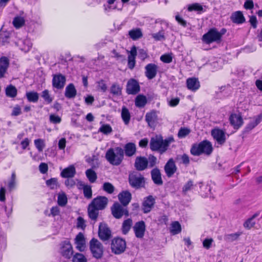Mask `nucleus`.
<instances>
[{
	"label": "nucleus",
	"mask_w": 262,
	"mask_h": 262,
	"mask_svg": "<svg viewBox=\"0 0 262 262\" xmlns=\"http://www.w3.org/2000/svg\"><path fill=\"white\" fill-rule=\"evenodd\" d=\"M123 150L118 147L108 149L106 152L105 158L112 165H119L123 159Z\"/></svg>",
	"instance_id": "f257e3e1"
},
{
	"label": "nucleus",
	"mask_w": 262,
	"mask_h": 262,
	"mask_svg": "<svg viewBox=\"0 0 262 262\" xmlns=\"http://www.w3.org/2000/svg\"><path fill=\"white\" fill-rule=\"evenodd\" d=\"M212 151V144L207 140L203 141L198 144H194L190 149L191 154L195 156H200L202 154L209 155Z\"/></svg>",
	"instance_id": "f03ea898"
},
{
	"label": "nucleus",
	"mask_w": 262,
	"mask_h": 262,
	"mask_svg": "<svg viewBox=\"0 0 262 262\" xmlns=\"http://www.w3.org/2000/svg\"><path fill=\"white\" fill-rule=\"evenodd\" d=\"M90 249L93 256L96 259L102 257L104 247L102 244L97 239L92 238L90 242Z\"/></svg>",
	"instance_id": "7ed1b4c3"
},
{
	"label": "nucleus",
	"mask_w": 262,
	"mask_h": 262,
	"mask_svg": "<svg viewBox=\"0 0 262 262\" xmlns=\"http://www.w3.org/2000/svg\"><path fill=\"white\" fill-rule=\"evenodd\" d=\"M215 29L210 30L203 36V40L207 43H210L213 42H217L221 40L222 34Z\"/></svg>",
	"instance_id": "20e7f679"
},
{
	"label": "nucleus",
	"mask_w": 262,
	"mask_h": 262,
	"mask_svg": "<svg viewBox=\"0 0 262 262\" xmlns=\"http://www.w3.org/2000/svg\"><path fill=\"white\" fill-rule=\"evenodd\" d=\"M126 248V242L120 238L114 239L112 242L111 249L113 253L119 254L123 252Z\"/></svg>",
	"instance_id": "39448f33"
},
{
	"label": "nucleus",
	"mask_w": 262,
	"mask_h": 262,
	"mask_svg": "<svg viewBox=\"0 0 262 262\" xmlns=\"http://www.w3.org/2000/svg\"><path fill=\"white\" fill-rule=\"evenodd\" d=\"M164 143V140L161 138H152L150 142V148L152 150L164 152L166 150Z\"/></svg>",
	"instance_id": "423d86ee"
},
{
	"label": "nucleus",
	"mask_w": 262,
	"mask_h": 262,
	"mask_svg": "<svg viewBox=\"0 0 262 262\" xmlns=\"http://www.w3.org/2000/svg\"><path fill=\"white\" fill-rule=\"evenodd\" d=\"M60 253L64 258L70 259L73 254L71 243L68 241L62 242L60 244Z\"/></svg>",
	"instance_id": "0eeeda50"
},
{
	"label": "nucleus",
	"mask_w": 262,
	"mask_h": 262,
	"mask_svg": "<svg viewBox=\"0 0 262 262\" xmlns=\"http://www.w3.org/2000/svg\"><path fill=\"white\" fill-rule=\"evenodd\" d=\"M111 210L112 214L116 219H120L123 215L125 216L128 215V212L126 208L121 206L118 203H114Z\"/></svg>",
	"instance_id": "6e6552de"
},
{
	"label": "nucleus",
	"mask_w": 262,
	"mask_h": 262,
	"mask_svg": "<svg viewBox=\"0 0 262 262\" xmlns=\"http://www.w3.org/2000/svg\"><path fill=\"white\" fill-rule=\"evenodd\" d=\"M211 135L217 144L223 145L225 143L226 140L225 131L219 128H214L211 130Z\"/></svg>",
	"instance_id": "1a4fd4ad"
},
{
	"label": "nucleus",
	"mask_w": 262,
	"mask_h": 262,
	"mask_svg": "<svg viewBox=\"0 0 262 262\" xmlns=\"http://www.w3.org/2000/svg\"><path fill=\"white\" fill-rule=\"evenodd\" d=\"M129 182L133 187H139L144 183V178L139 173H132L129 176Z\"/></svg>",
	"instance_id": "9d476101"
},
{
	"label": "nucleus",
	"mask_w": 262,
	"mask_h": 262,
	"mask_svg": "<svg viewBox=\"0 0 262 262\" xmlns=\"http://www.w3.org/2000/svg\"><path fill=\"white\" fill-rule=\"evenodd\" d=\"M74 244L77 250L80 252H83L86 249V239L84 234L79 232L74 239Z\"/></svg>",
	"instance_id": "9b49d317"
},
{
	"label": "nucleus",
	"mask_w": 262,
	"mask_h": 262,
	"mask_svg": "<svg viewBox=\"0 0 262 262\" xmlns=\"http://www.w3.org/2000/svg\"><path fill=\"white\" fill-rule=\"evenodd\" d=\"M155 204V199L152 195H148L144 198L142 202V210L144 213L149 212Z\"/></svg>",
	"instance_id": "f8f14e48"
},
{
	"label": "nucleus",
	"mask_w": 262,
	"mask_h": 262,
	"mask_svg": "<svg viewBox=\"0 0 262 262\" xmlns=\"http://www.w3.org/2000/svg\"><path fill=\"white\" fill-rule=\"evenodd\" d=\"M66 78L61 74H55L53 76V86L57 89H62L64 86Z\"/></svg>",
	"instance_id": "ddd939ff"
},
{
	"label": "nucleus",
	"mask_w": 262,
	"mask_h": 262,
	"mask_svg": "<svg viewBox=\"0 0 262 262\" xmlns=\"http://www.w3.org/2000/svg\"><path fill=\"white\" fill-rule=\"evenodd\" d=\"M108 199L103 196H99L93 199L90 204L99 210L104 209L107 204Z\"/></svg>",
	"instance_id": "4468645a"
},
{
	"label": "nucleus",
	"mask_w": 262,
	"mask_h": 262,
	"mask_svg": "<svg viewBox=\"0 0 262 262\" xmlns=\"http://www.w3.org/2000/svg\"><path fill=\"white\" fill-rule=\"evenodd\" d=\"M145 229L146 226L145 223L142 221L137 222L133 227L135 235L138 238H142L143 237Z\"/></svg>",
	"instance_id": "2eb2a0df"
},
{
	"label": "nucleus",
	"mask_w": 262,
	"mask_h": 262,
	"mask_svg": "<svg viewBox=\"0 0 262 262\" xmlns=\"http://www.w3.org/2000/svg\"><path fill=\"white\" fill-rule=\"evenodd\" d=\"M98 234L102 240L105 241L111 237V231L105 224L101 223L99 227Z\"/></svg>",
	"instance_id": "dca6fc26"
},
{
	"label": "nucleus",
	"mask_w": 262,
	"mask_h": 262,
	"mask_svg": "<svg viewBox=\"0 0 262 262\" xmlns=\"http://www.w3.org/2000/svg\"><path fill=\"white\" fill-rule=\"evenodd\" d=\"M145 74L146 77L148 79H152L156 77L158 68L154 63H149L145 66Z\"/></svg>",
	"instance_id": "f3484780"
},
{
	"label": "nucleus",
	"mask_w": 262,
	"mask_h": 262,
	"mask_svg": "<svg viewBox=\"0 0 262 262\" xmlns=\"http://www.w3.org/2000/svg\"><path fill=\"white\" fill-rule=\"evenodd\" d=\"M140 91L138 82L134 79L129 80L127 84L126 92L128 94H136Z\"/></svg>",
	"instance_id": "a211bd4d"
},
{
	"label": "nucleus",
	"mask_w": 262,
	"mask_h": 262,
	"mask_svg": "<svg viewBox=\"0 0 262 262\" xmlns=\"http://www.w3.org/2000/svg\"><path fill=\"white\" fill-rule=\"evenodd\" d=\"M145 120L147 122L149 126L151 128L155 127L158 120L157 112L152 111L147 113L145 115Z\"/></svg>",
	"instance_id": "6ab92c4d"
},
{
	"label": "nucleus",
	"mask_w": 262,
	"mask_h": 262,
	"mask_svg": "<svg viewBox=\"0 0 262 262\" xmlns=\"http://www.w3.org/2000/svg\"><path fill=\"white\" fill-rule=\"evenodd\" d=\"M9 66V60L3 56L0 58V79L5 77Z\"/></svg>",
	"instance_id": "aec40b11"
},
{
	"label": "nucleus",
	"mask_w": 262,
	"mask_h": 262,
	"mask_svg": "<svg viewBox=\"0 0 262 262\" xmlns=\"http://www.w3.org/2000/svg\"><path fill=\"white\" fill-rule=\"evenodd\" d=\"M165 171L168 177H171L176 172L177 166L172 159H170L165 165Z\"/></svg>",
	"instance_id": "412c9836"
},
{
	"label": "nucleus",
	"mask_w": 262,
	"mask_h": 262,
	"mask_svg": "<svg viewBox=\"0 0 262 262\" xmlns=\"http://www.w3.org/2000/svg\"><path fill=\"white\" fill-rule=\"evenodd\" d=\"M187 88L191 91H196L200 87V83L198 78L195 77L189 78L186 80Z\"/></svg>",
	"instance_id": "4be33fe9"
},
{
	"label": "nucleus",
	"mask_w": 262,
	"mask_h": 262,
	"mask_svg": "<svg viewBox=\"0 0 262 262\" xmlns=\"http://www.w3.org/2000/svg\"><path fill=\"white\" fill-rule=\"evenodd\" d=\"M148 166L147 159L143 157H138L136 158L135 163V166L138 170H143L145 169Z\"/></svg>",
	"instance_id": "5701e85b"
},
{
	"label": "nucleus",
	"mask_w": 262,
	"mask_h": 262,
	"mask_svg": "<svg viewBox=\"0 0 262 262\" xmlns=\"http://www.w3.org/2000/svg\"><path fill=\"white\" fill-rule=\"evenodd\" d=\"M19 49L25 52H28L32 47V43L29 39H20L17 42Z\"/></svg>",
	"instance_id": "b1692460"
},
{
	"label": "nucleus",
	"mask_w": 262,
	"mask_h": 262,
	"mask_svg": "<svg viewBox=\"0 0 262 262\" xmlns=\"http://www.w3.org/2000/svg\"><path fill=\"white\" fill-rule=\"evenodd\" d=\"M231 124L235 128H238L243 124V119L240 115L232 114L230 117Z\"/></svg>",
	"instance_id": "393cba45"
},
{
	"label": "nucleus",
	"mask_w": 262,
	"mask_h": 262,
	"mask_svg": "<svg viewBox=\"0 0 262 262\" xmlns=\"http://www.w3.org/2000/svg\"><path fill=\"white\" fill-rule=\"evenodd\" d=\"M76 173L75 168L73 165L63 169L61 172V176L65 178H71L74 177Z\"/></svg>",
	"instance_id": "a878e982"
},
{
	"label": "nucleus",
	"mask_w": 262,
	"mask_h": 262,
	"mask_svg": "<svg viewBox=\"0 0 262 262\" xmlns=\"http://www.w3.org/2000/svg\"><path fill=\"white\" fill-rule=\"evenodd\" d=\"M231 19L233 23L237 24H242L245 21V17L240 11L233 13L231 16Z\"/></svg>",
	"instance_id": "bb28decb"
},
{
	"label": "nucleus",
	"mask_w": 262,
	"mask_h": 262,
	"mask_svg": "<svg viewBox=\"0 0 262 262\" xmlns=\"http://www.w3.org/2000/svg\"><path fill=\"white\" fill-rule=\"evenodd\" d=\"M262 120V116L258 115L251 119L249 123L247 125L246 129L250 131L256 126Z\"/></svg>",
	"instance_id": "cd10ccee"
},
{
	"label": "nucleus",
	"mask_w": 262,
	"mask_h": 262,
	"mask_svg": "<svg viewBox=\"0 0 262 262\" xmlns=\"http://www.w3.org/2000/svg\"><path fill=\"white\" fill-rule=\"evenodd\" d=\"M118 198L124 206H126L130 201L131 194L128 191H124L118 195Z\"/></svg>",
	"instance_id": "c85d7f7f"
},
{
	"label": "nucleus",
	"mask_w": 262,
	"mask_h": 262,
	"mask_svg": "<svg viewBox=\"0 0 262 262\" xmlns=\"http://www.w3.org/2000/svg\"><path fill=\"white\" fill-rule=\"evenodd\" d=\"M77 94L76 90L73 83H70L67 85L65 90V96L68 98H74Z\"/></svg>",
	"instance_id": "c756f323"
},
{
	"label": "nucleus",
	"mask_w": 262,
	"mask_h": 262,
	"mask_svg": "<svg viewBox=\"0 0 262 262\" xmlns=\"http://www.w3.org/2000/svg\"><path fill=\"white\" fill-rule=\"evenodd\" d=\"M151 177L154 183L157 185H161L163 183L160 170L155 168L151 172Z\"/></svg>",
	"instance_id": "7c9ffc66"
},
{
	"label": "nucleus",
	"mask_w": 262,
	"mask_h": 262,
	"mask_svg": "<svg viewBox=\"0 0 262 262\" xmlns=\"http://www.w3.org/2000/svg\"><path fill=\"white\" fill-rule=\"evenodd\" d=\"M125 154L127 156H133L136 151V147L134 143H128L124 147Z\"/></svg>",
	"instance_id": "2f4dec72"
},
{
	"label": "nucleus",
	"mask_w": 262,
	"mask_h": 262,
	"mask_svg": "<svg viewBox=\"0 0 262 262\" xmlns=\"http://www.w3.org/2000/svg\"><path fill=\"white\" fill-rule=\"evenodd\" d=\"M99 209L90 204L88 207V214L89 217L93 220H96L98 215Z\"/></svg>",
	"instance_id": "473e14b6"
},
{
	"label": "nucleus",
	"mask_w": 262,
	"mask_h": 262,
	"mask_svg": "<svg viewBox=\"0 0 262 262\" xmlns=\"http://www.w3.org/2000/svg\"><path fill=\"white\" fill-rule=\"evenodd\" d=\"M121 117L126 125L129 123L130 119V114L128 110L124 106L122 108Z\"/></svg>",
	"instance_id": "72a5a7b5"
},
{
	"label": "nucleus",
	"mask_w": 262,
	"mask_h": 262,
	"mask_svg": "<svg viewBox=\"0 0 262 262\" xmlns=\"http://www.w3.org/2000/svg\"><path fill=\"white\" fill-rule=\"evenodd\" d=\"M68 202L67 195L63 191L60 192L58 194L57 203L58 204L62 207L65 206Z\"/></svg>",
	"instance_id": "f704fd0d"
},
{
	"label": "nucleus",
	"mask_w": 262,
	"mask_h": 262,
	"mask_svg": "<svg viewBox=\"0 0 262 262\" xmlns=\"http://www.w3.org/2000/svg\"><path fill=\"white\" fill-rule=\"evenodd\" d=\"M130 37L133 40H137L141 38L142 36V33L140 29L136 28L130 30L128 32Z\"/></svg>",
	"instance_id": "c9c22d12"
},
{
	"label": "nucleus",
	"mask_w": 262,
	"mask_h": 262,
	"mask_svg": "<svg viewBox=\"0 0 262 262\" xmlns=\"http://www.w3.org/2000/svg\"><path fill=\"white\" fill-rule=\"evenodd\" d=\"M147 103V99L145 96L141 95H138L135 99V105L138 107H144Z\"/></svg>",
	"instance_id": "e433bc0d"
},
{
	"label": "nucleus",
	"mask_w": 262,
	"mask_h": 262,
	"mask_svg": "<svg viewBox=\"0 0 262 262\" xmlns=\"http://www.w3.org/2000/svg\"><path fill=\"white\" fill-rule=\"evenodd\" d=\"M25 18L21 16H15L13 20V25L16 29H19L25 25Z\"/></svg>",
	"instance_id": "4c0bfd02"
},
{
	"label": "nucleus",
	"mask_w": 262,
	"mask_h": 262,
	"mask_svg": "<svg viewBox=\"0 0 262 262\" xmlns=\"http://www.w3.org/2000/svg\"><path fill=\"white\" fill-rule=\"evenodd\" d=\"M85 174L89 181L91 183H94L97 179V176L96 172L92 169H88L85 171Z\"/></svg>",
	"instance_id": "58836bf2"
},
{
	"label": "nucleus",
	"mask_w": 262,
	"mask_h": 262,
	"mask_svg": "<svg viewBox=\"0 0 262 262\" xmlns=\"http://www.w3.org/2000/svg\"><path fill=\"white\" fill-rule=\"evenodd\" d=\"M170 231L173 235L180 233L181 231V226L180 224L177 221L172 222L171 224Z\"/></svg>",
	"instance_id": "ea45409f"
},
{
	"label": "nucleus",
	"mask_w": 262,
	"mask_h": 262,
	"mask_svg": "<svg viewBox=\"0 0 262 262\" xmlns=\"http://www.w3.org/2000/svg\"><path fill=\"white\" fill-rule=\"evenodd\" d=\"M122 88L117 83H114L110 88V92L113 95L120 96L122 93Z\"/></svg>",
	"instance_id": "a19ab883"
},
{
	"label": "nucleus",
	"mask_w": 262,
	"mask_h": 262,
	"mask_svg": "<svg viewBox=\"0 0 262 262\" xmlns=\"http://www.w3.org/2000/svg\"><path fill=\"white\" fill-rule=\"evenodd\" d=\"M17 92L16 88L12 85H9L6 88V95L9 97H15L17 95Z\"/></svg>",
	"instance_id": "79ce46f5"
},
{
	"label": "nucleus",
	"mask_w": 262,
	"mask_h": 262,
	"mask_svg": "<svg viewBox=\"0 0 262 262\" xmlns=\"http://www.w3.org/2000/svg\"><path fill=\"white\" fill-rule=\"evenodd\" d=\"M26 97L29 101L32 102H36L39 98L38 94L35 92H27Z\"/></svg>",
	"instance_id": "37998d69"
},
{
	"label": "nucleus",
	"mask_w": 262,
	"mask_h": 262,
	"mask_svg": "<svg viewBox=\"0 0 262 262\" xmlns=\"http://www.w3.org/2000/svg\"><path fill=\"white\" fill-rule=\"evenodd\" d=\"M132 226V221L131 219H127L125 220L122 224V232L123 234H126L130 230Z\"/></svg>",
	"instance_id": "c03bdc74"
},
{
	"label": "nucleus",
	"mask_w": 262,
	"mask_h": 262,
	"mask_svg": "<svg viewBox=\"0 0 262 262\" xmlns=\"http://www.w3.org/2000/svg\"><path fill=\"white\" fill-rule=\"evenodd\" d=\"M47 185L51 189H56L59 187L57 179L52 178L46 181Z\"/></svg>",
	"instance_id": "a18cd8bd"
},
{
	"label": "nucleus",
	"mask_w": 262,
	"mask_h": 262,
	"mask_svg": "<svg viewBox=\"0 0 262 262\" xmlns=\"http://www.w3.org/2000/svg\"><path fill=\"white\" fill-rule=\"evenodd\" d=\"M98 131L104 135H108L112 132L113 129L112 127L109 124H105L101 125Z\"/></svg>",
	"instance_id": "49530a36"
},
{
	"label": "nucleus",
	"mask_w": 262,
	"mask_h": 262,
	"mask_svg": "<svg viewBox=\"0 0 262 262\" xmlns=\"http://www.w3.org/2000/svg\"><path fill=\"white\" fill-rule=\"evenodd\" d=\"M102 188L104 191L110 194L113 193L115 190L114 186L109 182H105L103 184Z\"/></svg>",
	"instance_id": "de8ad7c7"
},
{
	"label": "nucleus",
	"mask_w": 262,
	"mask_h": 262,
	"mask_svg": "<svg viewBox=\"0 0 262 262\" xmlns=\"http://www.w3.org/2000/svg\"><path fill=\"white\" fill-rule=\"evenodd\" d=\"M190 133V129L187 127H181L178 133V136L179 138H184L186 137Z\"/></svg>",
	"instance_id": "09e8293b"
},
{
	"label": "nucleus",
	"mask_w": 262,
	"mask_h": 262,
	"mask_svg": "<svg viewBox=\"0 0 262 262\" xmlns=\"http://www.w3.org/2000/svg\"><path fill=\"white\" fill-rule=\"evenodd\" d=\"M83 189L84 196L87 199H91L92 196L91 187L88 185H83Z\"/></svg>",
	"instance_id": "8fccbe9b"
},
{
	"label": "nucleus",
	"mask_w": 262,
	"mask_h": 262,
	"mask_svg": "<svg viewBox=\"0 0 262 262\" xmlns=\"http://www.w3.org/2000/svg\"><path fill=\"white\" fill-rule=\"evenodd\" d=\"M34 144L39 151H42L45 146L44 140L41 139L35 140Z\"/></svg>",
	"instance_id": "3c124183"
},
{
	"label": "nucleus",
	"mask_w": 262,
	"mask_h": 262,
	"mask_svg": "<svg viewBox=\"0 0 262 262\" xmlns=\"http://www.w3.org/2000/svg\"><path fill=\"white\" fill-rule=\"evenodd\" d=\"M203 6L199 3H194L190 5L188 7V10L189 11H203Z\"/></svg>",
	"instance_id": "603ef678"
},
{
	"label": "nucleus",
	"mask_w": 262,
	"mask_h": 262,
	"mask_svg": "<svg viewBox=\"0 0 262 262\" xmlns=\"http://www.w3.org/2000/svg\"><path fill=\"white\" fill-rule=\"evenodd\" d=\"M73 262H86V259L83 254L77 253L74 255Z\"/></svg>",
	"instance_id": "864d4df0"
},
{
	"label": "nucleus",
	"mask_w": 262,
	"mask_h": 262,
	"mask_svg": "<svg viewBox=\"0 0 262 262\" xmlns=\"http://www.w3.org/2000/svg\"><path fill=\"white\" fill-rule=\"evenodd\" d=\"M41 97L43 98L44 100L48 103H50L53 101V99L49 94V91L47 90H45L42 92Z\"/></svg>",
	"instance_id": "5fc2aeb1"
},
{
	"label": "nucleus",
	"mask_w": 262,
	"mask_h": 262,
	"mask_svg": "<svg viewBox=\"0 0 262 262\" xmlns=\"http://www.w3.org/2000/svg\"><path fill=\"white\" fill-rule=\"evenodd\" d=\"M16 174L14 172L11 174V179L8 183V188L11 190L13 189L16 186Z\"/></svg>",
	"instance_id": "6e6d98bb"
},
{
	"label": "nucleus",
	"mask_w": 262,
	"mask_h": 262,
	"mask_svg": "<svg viewBox=\"0 0 262 262\" xmlns=\"http://www.w3.org/2000/svg\"><path fill=\"white\" fill-rule=\"evenodd\" d=\"M137 49L135 47H133L129 52L128 56V60L129 61H136L135 58L137 55Z\"/></svg>",
	"instance_id": "4d7b16f0"
},
{
	"label": "nucleus",
	"mask_w": 262,
	"mask_h": 262,
	"mask_svg": "<svg viewBox=\"0 0 262 262\" xmlns=\"http://www.w3.org/2000/svg\"><path fill=\"white\" fill-rule=\"evenodd\" d=\"M256 215H254L252 217L249 219L245 222L244 226L248 229L252 228L254 225L255 222L253 221L254 219L256 217Z\"/></svg>",
	"instance_id": "13d9d810"
},
{
	"label": "nucleus",
	"mask_w": 262,
	"mask_h": 262,
	"mask_svg": "<svg viewBox=\"0 0 262 262\" xmlns=\"http://www.w3.org/2000/svg\"><path fill=\"white\" fill-rule=\"evenodd\" d=\"M160 59L162 61H163L164 63H169L172 61V57L170 54H166L162 55L160 57Z\"/></svg>",
	"instance_id": "bf43d9fd"
},
{
	"label": "nucleus",
	"mask_w": 262,
	"mask_h": 262,
	"mask_svg": "<svg viewBox=\"0 0 262 262\" xmlns=\"http://www.w3.org/2000/svg\"><path fill=\"white\" fill-rule=\"evenodd\" d=\"M9 37V33L7 32H0V42L4 44L7 42Z\"/></svg>",
	"instance_id": "052dcab7"
},
{
	"label": "nucleus",
	"mask_w": 262,
	"mask_h": 262,
	"mask_svg": "<svg viewBox=\"0 0 262 262\" xmlns=\"http://www.w3.org/2000/svg\"><path fill=\"white\" fill-rule=\"evenodd\" d=\"M194 186V185H193L192 181L190 180L188 181L183 186V191L185 193L192 189Z\"/></svg>",
	"instance_id": "680f3d73"
},
{
	"label": "nucleus",
	"mask_w": 262,
	"mask_h": 262,
	"mask_svg": "<svg viewBox=\"0 0 262 262\" xmlns=\"http://www.w3.org/2000/svg\"><path fill=\"white\" fill-rule=\"evenodd\" d=\"M152 36L156 40H161L165 39L164 32L163 30L157 33L152 34Z\"/></svg>",
	"instance_id": "e2e57ef3"
},
{
	"label": "nucleus",
	"mask_w": 262,
	"mask_h": 262,
	"mask_svg": "<svg viewBox=\"0 0 262 262\" xmlns=\"http://www.w3.org/2000/svg\"><path fill=\"white\" fill-rule=\"evenodd\" d=\"M213 242V239L212 238H206L203 242V247L206 249H209Z\"/></svg>",
	"instance_id": "0e129e2a"
},
{
	"label": "nucleus",
	"mask_w": 262,
	"mask_h": 262,
	"mask_svg": "<svg viewBox=\"0 0 262 262\" xmlns=\"http://www.w3.org/2000/svg\"><path fill=\"white\" fill-rule=\"evenodd\" d=\"M50 121L53 123L57 124L60 123L61 119L58 116L51 114L50 115Z\"/></svg>",
	"instance_id": "69168bd1"
},
{
	"label": "nucleus",
	"mask_w": 262,
	"mask_h": 262,
	"mask_svg": "<svg viewBox=\"0 0 262 262\" xmlns=\"http://www.w3.org/2000/svg\"><path fill=\"white\" fill-rule=\"evenodd\" d=\"M77 226L78 228L84 229L86 226L85 221L82 217H78L77 219Z\"/></svg>",
	"instance_id": "338daca9"
},
{
	"label": "nucleus",
	"mask_w": 262,
	"mask_h": 262,
	"mask_svg": "<svg viewBox=\"0 0 262 262\" xmlns=\"http://www.w3.org/2000/svg\"><path fill=\"white\" fill-rule=\"evenodd\" d=\"M148 165L150 167L154 166L157 162V158L153 156H149L147 159Z\"/></svg>",
	"instance_id": "774afa93"
}]
</instances>
